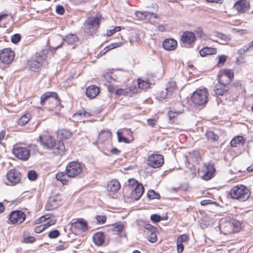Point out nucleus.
<instances>
[{
	"instance_id": "obj_1",
	"label": "nucleus",
	"mask_w": 253,
	"mask_h": 253,
	"mask_svg": "<svg viewBox=\"0 0 253 253\" xmlns=\"http://www.w3.org/2000/svg\"><path fill=\"white\" fill-rule=\"evenodd\" d=\"M39 139L41 145L44 148L53 150L56 155H62L65 153L64 143L60 141L56 142L53 135L46 132L40 135Z\"/></svg>"
},
{
	"instance_id": "obj_2",
	"label": "nucleus",
	"mask_w": 253,
	"mask_h": 253,
	"mask_svg": "<svg viewBox=\"0 0 253 253\" xmlns=\"http://www.w3.org/2000/svg\"><path fill=\"white\" fill-rule=\"evenodd\" d=\"M244 90V88L240 81H235L230 86L218 83L213 89L214 93L216 96H227L229 94L237 95Z\"/></svg>"
},
{
	"instance_id": "obj_3",
	"label": "nucleus",
	"mask_w": 253,
	"mask_h": 253,
	"mask_svg": "<svg viewBox=\"0 0 253 253\" xmlns=\"http://www.w3.org/2000/svg\"><path fill=\"white\" fill-rule=\"evenodd\" d=\"M40 103L49 111L60 110L61 106V100L56 92L47 91L40 97Z\"/></svg>"
},
{
	"instance_id": "obj_4",
	"label": "nucleus",
	"mask_w": 253,
	"mask_h": 253,
	"mask_svg": "<svg viewBox=\"0 0 253 253\" xmlns=\"http://www.w3.org/2000/svg\"><path fill=\"white\" fill-rule=\"evenodd\" d=\"M219 229L224 235H229L239 232L242 229L241 222L235 219H225L220 220Z\"/></svg>"
},
{
	"instance_id": "obj_5",
	"label": "nucleus",
	"mask_w": 253,
	"mask_h": 253,
	"mask_svg": "<svg viewBox=\"0 0 253 253\" xmlns=\"http://www.w3.org/2000/svg\"><path fill=\"white\" fill-rule=\"evenodd\" d=\"M229 195L232 199L243 202L247 201L250 196V190L244 185L237 184L230 190Z\"/></svg>"
},
{
	"instance_id": "obj_6",
	"label": "nucleus",
	"mask_w": 253,
	"mask_h": 253,
	"mask_svg": "<svg viewBox=\"0 0 253 253\" xmlns=\"http://www.w3.org/2000/svg\"><path fill=\"white\" fill-rule=\"evenodd\" d=\"M103 19V18L100 14L95 16L88 17L84 23L85 32L92 36L96 34Z\"/></svg>"
},
{
	"instance_id": "obj_7",
	"label": "nucleus",
	"mask_w": 253,
	"mask_h": 253,
	"mask_svg": "<svg viewBox=\"0 0 253 253\" xmlns=\"http://www.w3.org/2000/svg\"><path fill=\"white\" fill-rule=\"evenodd\" d=\"M209 95L208 90L206 87L198 88L192 93L191 100L194 104L202 106L208 102Z\"/></svg>"
},
{
	"instance_id": "obj_8",
	"label": "nucleus",
	"mask_w": 253,
	"mask_h": 253,
	"mask_svg": "<svg viewBox=\"0 0 253 253\" xmlns=\"http://www.w3.org/2000/svg\"><path fill=\"white\" fill-rule=\"evenodd\" d=\"M12 153L18 159L23 161H27L30 156V151L29 148L18 144L13 146Z\"/></svg>"
},
{
	"instance_id": "obj_9",
	"label": "nucleus",
	"mask_w": 253,
	"mask_h": 253,
	"mask_svg": "<svg viewBox=\"0 0 253 253\" xmlns=\"http://www.w3.org/2000/svg\"><path fill=\"white\" fill-rule=\"evenodd\" d=\"M83 166L81 164L77 161L69 163L66 166L65 171L71 178H76L83 171Z\"/></svg>"
},
{
	"instance_id": "obj_10",
	"label": "nucleus",
	"mask_w": 253,
	"mask_h": 253,
	"mask_svg": "<svg viewBox=\"0 0 253 253\" xmlns=\"http://www.w3.org/2000/svg\"><path fill=\"white\" fill-rule=\"evenodd\" d=\"M218 83L229 85L234 78V72L232 69L220 70L217 75Z\"/></svg>"
},
{
	"instance_id": "obj_11",
	"label": "nucleus",
	"mask_w": 253,
	"mask_h": 253,
	"mask_svg": "<svg viewBox=\"0 0 253 253\" xmlns=\"http://www.w3.org/2000/svg\"><path fill=\"white\" fill-rule=\"evenodd\" d=\"M26 214L20 210L12 211L9 216L8 222L14 225H19L24 222L26 219Z\"/></svg>"
},
{
	"instance_id": "obj_12",
	"label": "nucleus",
	"mask_w": 253,
	"mask_h": 253,
	"mask_svg": "<svg viewBox=\"0 0 253 253\" xmlns=\"http://www.w3.org/2000/svg\"><path fill=\"white\" fill-rule=\"evenodd\" d=\"M6 176L7 182L5 183L9 186H15L20 183L21 181V174L20 172L15 169L9 170Z\"/></svg>"
},
{
	"instance_id": "obj_13",
	"label": "nucleus",
	"mask_w": 253,
	"mask_h": 253,
	"mask_svg": "<svg viewBox=\"0 0 253 253\" xmlns=\"http://www.w3.org/2000/svg\"><path fill=\"white\" fill-rule=\"evenodd\" d=\"M71 225V229L74 231L78 233L85 232L88 229V224L87 221L83 218L73 219Z\"/></svg>"
},
{
	"instance_id": "obj_14",
	"label": "nucleus",
	"mask_w": 253,
	"mask_h": 253,
	"mask_svg": "<svg viewBox=\"0 0 253 253\" xmlns=\"http://www.w3.org/2000/svg\"><path fill=\"white\" fill-rule=\"evenodd\" d=\"M196 40V37L193 32L186 31L182 33L180 42L184 46L191 48L193 47Z\"/></svg>"
},
{
	"instance_id": "obj_15",
	"label": "nucleus",
	"mask_w": 253,
	"mask_h": 253,
	"mask_svg": "<svg viewBox=\"0 0 253 253\" xmlns=\"http://www.w3.org/2000/svg\"><path fill=\"white\" fill-rule=\"evenodd\" d=\"M202 178L206 181H208L212 178L215 174V169L214 165L210 163H204L202 167Z\"/></svg>"
},
{
	"instance_id": "obj_16",
	"label": "nucleus",
	"mask_w": 253,
	"mask_h": 253,
	"mask_svg": "<svg viewBox=\"0 0 253 253\" xmlns=\"http://www.w3.org/2000/svg\"><path fill=\"white\" fill-rule=\"evenodd\" d=\"M117 135L119 142L129 143L133 139L132 132L130 129L126 128L120 129L117 131Z\"/></svg>"
},
{
	"instance_id": "obj_17",
	"label": "nucleus",
	"mask_w": 253,
	"mask_h": 253,
	"mask_svg": "<svg viewBox=\"0 0 253 253\" xmlns=\"http://www.w3.org/2000/svg\"><path fill=\"white\" fill-rule=\"evenodd\" d=\"M164 163V156L159 154H152L147 158V165L153 168H159Z\"/></svg>"
},
{
	"instance_id": "obj_18",
	"label": "nucleus",
	"mask_w": 253,
	"mask_h": 253,
	"mask_svg": "<svg viewBox=\"0 0 253 253\" xmlns=\"http://www.w3.org/2000/svg\"><path fill=\"white\" fill-rule=\"evenodd\" d=\"M144 234L148 240L152 243H156L158 240L156 235L157 228L150 224L147 223L144 225Z\"/></svg>"
},
{
	"instance_id": "obj_19",
	"label": "nucleus",
	"mask_w": 253,
	"mask_h": 253,
	"mask_svg": "<svg viewBox=\"0 0 253 253\" xmlns=\"http://www.w3.org/2000/svg\"><path fill=\"white\" fill-rule=\"evenodd\" d=\"M14 57L15 52L11 48H4L0 51V60L3 64H10Z\"/></svg>"
},
{
	"instance_id": "obj_20",
	"label": "nucleus",
	"mask_w": 253,
	"mask_h": 253,
	"mask_svg": "<svg viewBox=\"0 0 253 253\" xmlns=\"http://www.w3.org/2000/svg\"><path fill=\"white\" fill-rule=\"evenodd\" d=\"M121 183L117 179H113L109 181L107 185L106 191L108 195L114 198L115 194L120 189Z\"/></svg>"
},
{
	"instance_id": "obj_21",
	"label": "nucleus",
	"mask_w": 253,
	"mask_h": 253,
	"mask_svg": "<svg viewBox=\"0 0 253 253\" xmlns=\"http://www.w3.org/2000/svg\"><path fill=\"white\" fill-rule=\"evenodd\" d=\"M234 8L239 13H245L250 8V3L248 0H239L234 4Z\"/></svg>"
},
{
	"instance_id": "obj_22",
	"label": "nucleus",
	"mask_w": 253,
	"mask_h": 253,
	"mask_svg": "<svg viewBox=\"0 0 253 253\" xmlns=\"http://www.w3.org/2000/svg\"><path fill=\"white\" fill-rule=\"evenodd\" d=\"M73 133L69 129L66 128L58 129L56 131V135L58 139V141L62 142L66 140H68L72 137Z\"/></svg>"
},
{
	"instance_id": "obj_23",
	"label": "nucleus",
	"mask_w": 253,
	"mask_h": 253,
	"mask_svg": "<svg viewBox=\"0 0 253 253\" xmlns=\"http://www.w3.org/2000/svg\"><path fill=\"white\" fill-rule=\"evenodd\" d=\"M61 204L62 202L60 199L54 197H51L47 201L45 209L46 211L54 210L58 208Z\"/></svg>"
},
{
	"instance_id": "obj_24",
	"label": "nucleus",
	"mask_w": 253,
	"mask_h": 253,
	"mask_svg": "<svg viewBox=\"0 0 253 253\" xmlns=\"http://www.w3.org/2000/svg\"><path fill=\"white\" fill-rule=\"evenodd\" d=\"M131 190L130 194V198L132 200L136 201L139 200L144 191V188L143 185H137L135 188Z\"/></svg>"
},
{
	"instance_id": "obj_25",
	"label": "nucleus",
	"mask_w": 253,
	"mask_h": 253,
	"mask_svg": "<svg viewBox=\"0 0 253 253\" xmlns=\"http://www.w3.org/2000/svg\"><path fill=\"white\" fill-rule=\"evenodd\" d=\"M100 88L95 85H90L86 88L85 95L90 99L95 98L100 93Z\"/></svg>"
},
{
	"instance_id": "obj_26",
	"label": "nucleus",
	"mask_w": 253,
	"mask_h": 253,
	"mask_svg": "<svg viewBox=\"0 0 253 253\" xmlns=\"http://www.w3.org/2000/svg\"><path fill=\"white\" fill-rule=\"evenodd\" d=\"M112 137V133L109 129L102 130L100 131L97 137V142L103 143L107 140H110Z\"/></svg>"
},
{
	"instance_id": "obj_27",
	"label": "nucleus",
	"mask_w": 253,
	"mask_h": 253,
	"mask_svg": "<svg viewBox=\"0 0 253 253\" xmlns=\"http://www.w3.org/2000/svg\"><path fill=\"white\" fill-rule=\"evenodd\" d=\"M12 18L13 17L10 14H0V27H7L12 22Z\"/></svg>"
},
{
	"instance_id": "obj_28",
	"label": "nucleus",
	"mask_w": 253,
	"mask_h": 253,
	"mask_svg": "<svg viewBox=\"0 0 253 253\" xmlns=\"http://www.w3.org/2000/svg\"><path fill=\"white\" fill-rule=\"evenodd\" d=\"M177 45V41L173 39H166L163 42V48L167 50H173Z\"/></svg>"
},
{
	"instance_id": "obj_29",
	"label": "nucleus",
	"mask_w": 253,
	"mask_h": 253,
	"mask_svg": "<svg viewBox=\"0 0 253 253\" xmlns=\"http://www.w3.org/2000/svg\"><path fill=\"white\" fill-rule=\"evenodd\" d=\"M136 89L135 87L129 86L124 89L120 88H118L115 91V94L117 96H120L121 95L128 96L133 94L135 92Z\"/></svg>"
},
{
	"instance_id": "obj_30",
	"label": "nucleus",
	"mask_w": 253,
	"mask_h": 253,
	"mask_svg": "<svg viewBox=\"0 0 253 253\" xmlns=\"http://www.w3.org/2000/svg\"><path fill=\"white\" fill-rule=\"evenodd\" d=\"M124 44V42H114L106 46L103 50L100 51V52L98 54L97 57L99 58L102 55L106 54L109 50L114 49L117 47H119L122 46Z\"/></svg>"
},
{
	"instance_id": "obj_31",
	"label": "nucleus",
	"mask_w": 253,
	"mask_h": 253,
	"mask_svg": "<svg viewBox=\"0 0 253 253\" xmlns=\"http://www.w3.org/2000/svg\"><path fill=\"white\" fill-rule=\"evenodd\" d=\"M189 160L195 164H199L202 160L200 152L198 150H193L190 152L189 153Z\"/></svg>"
},
{
	"instance_id": "obj_32",
	"label": "nucleus",
	"mask_w": 253,
	"mask_h": 253,
	"mask_svg": "<svg viewBox=\"0 0 253 253\" xmlns=\"http://www.w3.org/2000/svg\"><path fill=\"white\" fill-rule=\"evenodd\" d=\"M181 111H175L173 110H169L167 113L169 120L171 124H178V117L182 114Z\"/></svg>"
},
{
	"instance_id": "obj_33",
	"label": "nucleus",
	"mask_w": 253,
	"mask_h": 253,
	"mask_svg": "<svg viewBox=\"0 0 253 253\" xmlns=\"http://www.w3.org/2000/svg\"><path fill=\"white\" fill-rule=\"evenodd\" d=\"M56 178L57 180L60 181L63 185H67L69 182V177L66 172L59 171L56 174Z\"/></svg>"
},
{
	"instance_id": "obj_34",
	"label": "nucleus",
	"mask_w": 253,
	"mask_h": 253,
	"mask_svg": "<svg viewBox=\"0 0 253 253\" xmlns=\"http://www.w3.org/2000/svg\"><path fill=\"white\" fill-rule=\"evenodd\" d=\"M199 53L202 57L214 55L217 53V49L214 47H205L199 51Z\"/></svg>"
},
{
	"instance_id": "obj_35",
	"label": "nucleus",
	"mask_w": 253,
	"mask_h": 253,
	"mask_svg": "<svg viewBox=\"0 0 253 253\" xmlns=\"http://www.w3.org/2000/svg\"><path fill=\"white\" fill-rule=\"evenodd\" d=\"M28 65L29 69L34 72H39L42 68V65H41L34 59H31L28 61Z\"/></svg>"
},
{
	"instance_id": "obj_36",
	"label": "nucleus",
	"mask_w": 253,
	"mask_h": 253,
	"mask_svg": "<svg viewBox=\"0 0 253 253\" xmlns=\"http://www.w3.org/2000/svg\"><path fill=\"white\" fill-rule=\"evenodd\" d=\"M94 243L97 246L103 245L105 241V236L103 232H98L94 234L93 236Z\"/></svg>"
},
{
	"instance_id": "obj_37",
	"label": "nucleus",
	"mask_w": 253,
	"mask_h": 253,
	"mask_svg": "<svg viewBox=\"0 0 253 253\" xmlns=\"http://www.w3.org/2000/svg\"><path fill=\"white\" fill-rule=\"evenodd\" d=\"M165 89L171 96L178 89L176 82L173 80L169 81L166 84Z\"/></svg>"
},
{
	"instance_id": "obj_38",
	"label": "nucleus",
	"mask_w": 253,
	"mask_h": 253,
	"mask_svg": "<svg viewBox=\"0 0 253 253\" xmlns=\"http://www.w3.org/2000/svg\"><path fill=\"white\" fill-rule=\"evenodd\" d=\"M245 142V139L243 136H236L232 138L230 141V145L233 147H237L240 145H243Z\"/></svg>"
},
{
	"instance_id": "obj_39",
	"label": "nucleus",
	"mask_w": 253,
	"mask_h": 253,
	"mask_svg": "<svg viewBox=\"0 0 253 253\" xmlns=\"http://www.w3.org/2000/svg\"><path fill=\"white\" fill-rule=\"evenodd\" d=\"M205 136L208 141L212 142H217L219 139L218 135L211 130H207L206 131Z\"/></svg>"
},
{
	"instance_id": "obj_40",
	"label": "nucleus",
	"mask_w": 253,
	"mask_h": 253,
	"mask_svg": "<svg viewBox=\"0 0 253 253\" xmlns=\"http://www.w3.org/2000/svg\"><path fill=\"white\" fill-rule=\"evenodd\" d=\"M31 114L30 113H26L18 120L17 124L20 126H24L31 120Z\"/></svg>"
},
{
	"instance_id": "obj_41",
	"label": "nucleus",
	"mask_w": 253,
	"mask_h": 253,
	"mask_svg": "<svg viewBox=\"0 0 253 253\" xmlns=\"http://www.w3.org/2000/svg\"><path fill=\"white\" fill-rule=\"evenodd\" d=\"M137 85L139 88L145 89L150 87V83L148 79L142 80L139 78L137 79Z\"/></svg>"
},
{
	"instance_id": "obj_42",
	"label": "nucleus",
	"mask_w": 253,
	"mask_h": 253,
	"mask_svg": "<svg viewBox=\"0 0 253 253\" xmlns=\"http://www.w3.org/2000/svg\"><path fill=\"white\" fill-rule=\"evenodd\" d=\"M65 41L70 44H73L78 41V38L74 34H69L66 36Z\"/></svg>"
},
{
	"instance_id": "obj_43",
	"label": "nucleus",
	"mask_w": 253,
	"mask_h": 253,
	"mask_svg": "<svg viewBox=\"0 0 253 253\" xmlns=\"http://www.w3.org/2000/svg\"><path fill=\"white\" fill-rule=\"evenodd\" d=\"M218 62L216 66L218 67H222L227 59V56L225 55H220L217 56Z\"/></svg>"
},
{
	"instance_id": "obj_44",
	"label": "nucleus",
	"mask_w": 253,
	"mask_h": 253,
	"mask_svg": "<svg viewBox=\"0 0 253 253\" xmlns=\"http://www.w3.org/2000/svg\"><path fill=\"white\" fill-rule=\"evenodd\" d=\"M147 197L150 200L159 199L161 197L159 194L157 193L153 190H149L147 192Z\"/></svg>"
},
{
	"instance_id": "obj_45",
	"label": "nucleus",
	"mask_w": 253,
	"mask_h": 253,
	"mask_svg": "<svg viewBox=\"0 0 253 253\" xmlns=\"http://www.w3.org/2000/svg\"><path fill=\"white\" fill-rule=\"evenodd\" d=\"M189 240V236L186 234H183L179 236L177 238L176 242L179 243L180 244H183V243L187 242Z\"/></svg>"
},
{
	"instance_id": "obj_46",
	"label": "nucleus",
	"mask_w": 253,
	"mask_h": 253,
	"mask_svg": "<svg viewBox=\"0 0 253 253\" xmlns=\"http://www.w3.org/2000/svg\"><path fill=\"white\" fill-rule=\"evenodd\" d=\"M124 28H122L121 26H116L114 27L113 29L109 30L107 31L106 35L108 37H110L112 36L113 34H114L115 33L117 32H119L122 29H124Z\"/></svg>"
},
{
	"instance_id": "obj_47",
	"label": "nucleus",
	"mask_w": 253,
	"mask_h": 253,
	"mask_svg": "<svg viewBox=\"0 0 253 253\" xmlns=\"http://www.w3.org/2000/svg\"><path fill=\"white\" fill-rule=\"evenodd\" d=\"M87 116H90L89 113L86 112L84 110H80L78 111L76 113L74 114L73 117L77 118V117H81V118H82V117H87Z\"/></svg>"
},
{
	"instance_id": "obj_48",
	"label": "nucleus",
	"mask_w": 253,
	"mask_h": 253,
	"mask_svg": "<svg viewBox=\"0 0 253 253\" xmlns=\"http://www.w3.org/2000/svg\"><path fill=\"white\" fill-rule=\"evenodd\" d=\"M47 59V56L46 54L42 53V54H39L36 56L35 61H38L41 65H42L44 62L46 61Z\"/></svg>"
},
{
	"instance_id": "obj_49",
	"label": "nucleus",
	"mask_w": 253,
	"mask_h": 253,
	"mask_svg": "<svg viewBox=\"0 0 253 253\" xmlns=\"http://www.w3.org/2000/svg\"><path fill=\"white\" fill-rule=\"evenodd\" d=\"M216 36L218 38L221 39V40L225 42H228L230 41L231 39V37L230 35H225L220 32L217 33Z\"/></svg>"
},
{
	"instance_id": "obj_50",
	"label": "nucleus",
	"mask_w": 253,
	"mask_h": 253,
	"mask_svg": "<svg viewBox=\"0 0 253 253\" xmlns=\"http://www.w3.org/2000/svg\"><path fill=\"white\" fill-rule=\"evenodd\" d=\"M127 182V186L130 189H132L135 186H137V185H142L141 183H138L137 181L133 178L128 179Z\"/></svg>"
},
{
	"instance_id": "obj_51",
	"label": "nucleus",
	"mask_w": 253,
	"mask_h": 253,
	"mask_svg": "<svg viewBox=\"0 0 253 253\" xmlns=\"http://www.w3.org/2000/svg\"><path fill=\"white\" fill-rule=\"evenodd\" d=\"M157 97L159 98V99L162 100L170 96V94L168 93L167 90L165 89L164 90H162L159 91L157 93Z\"/></svg>"
},
{
	"instance_id": "obj_52",
	"label": "nucleus",
	"mask_w": 253,
	"mask_h": 253,
	"mask_svg": "<svg viewBox=\"0 0 253 253\" xmlns=\"http://www.w3.org/2000/svg\"><path fill=\"white\" fill-rule=\"evenodd\" d=\"M28 177L30 180H35L38 177V174L35 170H31L28 173Z\"/></svg>"
},
{
	"instance_id": "obj_53",
	"label": "nucleus",
	"mask_w": 253,
	"mask_h": 253,
	"mask_svg": "<svg viewBox=\"0 0 253 253\" xmlns=\"http://www.w3.org/2000/svg\"><path fill=\"white\" fill-rule=\"evenodd\" d=\"M112 227H113L112 230L114 231H116L118 233H121L124 229V226L122 224H114L112 225Z\"/></svg>"
},
{
	"instance_id": "obj_54",
	"label": "nucleus",
	"mask_w": 253,
	"mask_h": 253,
	"mask_svg": "<svg viewBox=\"0 0 253 253\" xmlns=\"http://www.w3.org/2000/svg\"><path fill=\"white\" fill-rule=\"evenodd\" d=\"M60 235V232L57 230H54L49 232L48 236L50 239L56 238Z\"/></svg>"
},
{
	"instance_id": "obj_55",
	"label": "nucleus",
	"mask_w": 253,
	"mask_h": 253,
	"mask_svg": "<svg viewBox=\"0 0 253 253\" xmlns=\"http://www.w3.org/2000/svg\"><path fill=\"white\" fill-rule=\"evenodd\" d=\"M251 50L248 45H245L243 46V47H241L240 49L238 50V53L240 55H243L245 54L246 52Z\"/></svg>"
},
{
	"instance_id": "obj_56",
	"label": "nucleus",
	"mask_w": 253,
	"mask_h": 253,
	"mask_svg": "<svg viewBox=\"0 0 253 253\" xmlns=\"http://www.w3.org/2000/svg\"><path fill=\"white\" fill-rule=\"evenodd\" d=\"M21 40V36L18 34L13 35L11 38V41L13 43H17Z\"/></svg>"
},
{
	"instance_id": "obj_57",
	"label": "nucleus",
	"mask_w": 253,
	"mask_h": 253,
	"mask_svg": "<svg viewBox=\"0 0 253 253\" xmlns=\"http://www.w3.org/2000/svg\"><path fill=\"white\" fill-rule=\"evenodd\" d=\"M96 219L99 224H104L106 221V217L105 215H98L96 216Z\"/></svg>"
},
{
	"instance_id": "obj_58",
	"label": "nucleus",
	"mask_w": 253,
	"mask_h": 253,
	"mask_svg": "<svg viewBox=\"0 0 253 253\" xmlns=\"http://www.w3.org/2000/svg\"><path fill=\"white\" fill-rule=\"evenodd\" d=\"M147 14L145 12H142L140 11H137L135 12V16L138 18L139 19H144L146 16Z\"/></svg>"
},
{
	"instance_id": "obj_59",
	"label": "nucleus",
	"mask_w": 253,
	"mask_h": 253,
	"mask_svg": "<svg viewBox=\"0 0 253 253\" xmlns=\"http://www.w3.org/2000/svg\"><path fill=\"white\" fill-rule=\"evenodd\" d=\"M56 12L58 14L62 15L65 12V9L63 6L58 5L56 7Z\"/></svg>"
},
{
	"instance_id": "obj_60",
	"label": "nucleus",
	"mask_w": 253,
	"mask_h": 253,
	"mask_svg": "<svg viewBox=\"0 0 253 253\" xmlns=\"http://www.w3.org/2000/svg\"><path fill=\"white\" fill-rule=\"evenodd\" d=\"M150 218L152 221H153V222H154L155 223L160 221V220L161 219V216L160 215H159L158 214H156L151 215Z\"/></svg>"
},
{
	"instance_id": "obj_61",
	"label": "nucleus",
	"mask_w": 253,
	"mask_h": 253,
	"mask_svg": "<svg viewBox=\"0 0 253 253\" xmlns=\"http://www.w3.org/2000/svg\"><path fill=\"white\" fill-rule=\"evenodd\" d=\"M195 32L197 35L200 38H202L205 36V34L202 28H198Z\"/></svg>"
},
{
	"instance_id": "obj_62",
	"label": "nucleus",
	"mask_w": 253,
	"mask_h": 253,
	"mask_svg": "<svg viewBox=\"0 0 253 253\" xmlns=\"http://www.w3.org/2000/svg\"><path fill=\"white\" fill-rule=\"evenodd\" d=\"M177 251L178 253H182L184 250V246L183 244H180L176 242Z\"/></svg>"
},
{
	"instance_id": "obj_63",
	"label": "nucleus",
	"mask_w": 253,
	"mask_h": 253,
	"mask_svg": "<svg viewBox=\"0 0 253 253\" xmlns=\"http://www.w3.org/2000/svg\"><path fill=\"white\" fill-rule=\"evenodd\" d=\"M34 232H36V233H41V232L43 231L44 230L43 228L42 225H40L36 226L34 228Z\"/></svg>"
},
{
	"instance_id": "obj_64",
	"label": "nucleus",
	"mask_w": 253,
	"mask_h": 253,
	"mask_svg": "<svg viewBox=\"0 0 253 253\" xmlns=\"http://www.w3.org/2000/svg\"><path fill=\"white\" fill-rule=\"evenodd\" d=\"M148 124L154 127L157 122V120L155 119H148L147 121Z\"/></svg>"
}]
</instances>
